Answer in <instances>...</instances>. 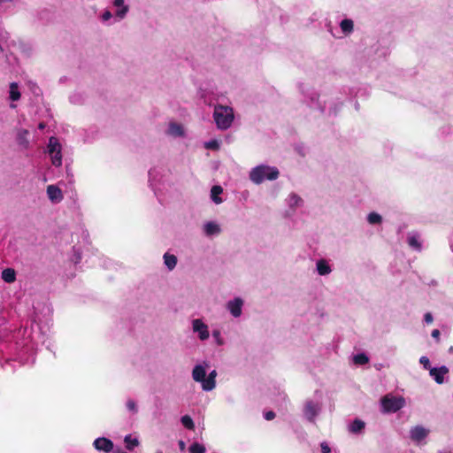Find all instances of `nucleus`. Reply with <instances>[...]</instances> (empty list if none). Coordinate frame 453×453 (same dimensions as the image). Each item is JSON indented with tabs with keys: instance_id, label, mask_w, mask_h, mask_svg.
<instances>
[{
	"instance_id": "f257e3e1",
	"label": "nucleus",
	"mask_w": 453,
	"mask_h": 453,
	"mask_svg": "<svg viewBox=\"0 0 453 453\" xmlns=\"http://www.w3.org/2000/svg\"><path fill=\"white\" fill-rule=\"evenodd\" d=\"M209 368V365L207 363H203L196 365L192 371V378L195 381L201 383L202 388L204 391H211L216 386V375L217 372L215 370H212L207 375V371Z\"/></svg>"
},
{
	"instance_id": "f03ea898",
	"label": "nucleus",
	"mask_w": 453,
	"mask_h": 453,
	"mask_svg": "<svg viewBox=\"0 0 453 453\" xmlns=\"http://www.w3.org/2000/svg\"><path fill=\"white\" fill-rule=\"evenodd\" d=\"M213 119L218 128L221 130L229 128L234 119L233 108L220 104L215 105Z\"/></svg>"
},
{
	"instance_id": "7ed1b4c3",
	"label": "nucleus",
	"mask_w": 453,
	"mask_h": 453,
	"mask_svg": "<svg viewBox=\"0 0 453 453\" xmlns=\"http://www.w3.org/2000/svg\"><path fill=\"white\" fill-rule=\"evenodd\" d=\"M279 176L277 168L269 165H257L250 172V179L255 184H260L265 180H273Z\"/></svg>"
},
{
	"instance_id": "20e7f679",
	"label": "nucleus",
	"mask_w": 453,
	"mask_h": 453,
	"mask_svg": "<svg viewBox=\"0 0 453 453\" xmlns=\"http://www.w3.org/2000/svg\"><path fill=\"white\" fill-rule=\"evenodd\" d=\"M380 404L383 412H396L405 405V400L402 396L387 395L381 398Z\"/></svg>"
},
{
	"instance_id": "39448f33",
	"label": "nucleus",
	"mask_w": 453,
	"mask_h": 453,
	"mask_svg": "<svg viewBox=\"0 0 453 453\" xmlns=\"http://www.w3.org/2000/svg\"><path fill=\"white\" fill-rule=\"evenodd\" d=\"M191 331L201 342H205L210 338V328L208 324L203 319H194L190 322Z\"/></svg>"
},
{
	"instance_id": "423d86ee",
	"label": "nucleus",
	"mask_w": 453,
	"mask_h": 453,
	"mask_svg": "<svg viewBox=\"0 0 453 453\" xmlns=\"http://www.w3.org/2000/svg\"><path fill=\"white\" fill-rule=\"evenodd\" d=\"M47 152L54 165L59 166L62 164L61 143H49Z\"/></svg>"
},
{
	"instance_id": "0eeeda50",
	"label": "nucleus",
	"mask_w": 453,
	"mask_h": 453,
	"mask_svg": "<svg viewBox=\"0 0 453 453\" xmlns=\"http://www.w3.org/2000/svg\"><path fill=\"white\" fill-rule=\"evenodd\" d=\"M226 307L234 318H239L242 313L243 300L241 297H234L226 303Z\"/></svg>"
},
{
	"instance_id": "6e6552de",
	"label": "nucleus",
	"mask_w": 453,
	"mask_h": 453,
	"mask_svg": "<svg viewBox=\"0 0 453 453\" xmlns=\"http://www.w3.org/2000/svg\"><path fill=\"white\" fill-rule=\"evenodd\" d=\"M428 434L429 430L421 426H414L410 430V437L417 444L424 443Z\"/></svg>"
},
{
	"instance_id": "1a4fd4ad",
	"label": "nucleus",
	"mask_w": 453,
	"mask_h": 453,
	"mask_svg": "<svg viewBox=\"0 0 453 453\" xmlns=\"http://www.w3.org/2000/svg\"><path fill=\"white\" fill-rule=\"evenodd\" d=\"M302 93L304 95L308 105L311 108L318 109L321 113L325 111V106H323L319 100V94L315 91L306 93L303 88H301Z\"/></svg>"
},
{
	"instance_id": "9d476101",
	"label": "nucleus",
	"mask_w": 453,
	"mask_h": 453,
	"mask_svg": "<svg viewBox=\"0 0 453 453\" xmlns=\"http://www.w3.org/2000/svg\"><path fill=\"white\" fill-rule=\"evenodd\" d=\"M93 445L97 451H102L104 453H111L113 449V442L105 437L96 438L94 441Z\"/></svg>"
},
{
	"instance_id": "9b49d317",
	"label": "nucleus",
	"mask_w": 453,
	"mask_h": 453,
	"mask_svg": "<svg viewBox=\"0 0 453 453\" xmlns=\"http://www.w3.org/2000/svg\"><path fill=\"white\" fill-rule=\"evenodd\" d=\"M46 192L52 203H59L64 198L62 190L56 185H49Z\"/></svg>"
},
{
	"instance_id": "f8f14e48",
	"label": "nucleus",
	"mask_w": 453,
	"mask_h": 453,
	"mask_svg": "<svg viewBox=\"0 0 453 453\" xmlns=\"http://www.w3.org/2000/svg\"><path fill=\"white\" fill-rule=\"evenodd\" d=\"M320 411V405L318 403L308 401L303 409L304 416L307 419L312 421Z\"/></svg>"
},
{
	"instance_id": "ddd939ff",
	"label": "nucleus",
	"mask_w": 453,
	"mask_h": 453,
	"mask_svg": "<svg viewBox=\"0 0 453 453\" xmlns=\"http://www.w3.org/2000/svg\"><path fill=\"white\" fill-rule=\"evenodd\" d=\"M203 231L206 236H216L220 234L221 227L215 221H208L203 224Z\"/></svg>"
},
{
	"instance_id": "4468645a",
	"label": "nucleus",
	"mask_w": 453,
	"mask_h": 453,
	"mask_svg": "<svg viewBox=\"0 0 453 453\" xmlns=\"http://www.w3.org/2000/svg\"><path fill=\"white\" fill-rule=\"evenodd\" d=\"M448 372L449 369L444 365L439 368H431L429 371L431 377H433L438 384H442L444 382V378Z\"/></svg>"
},
{
	"instance_id": "2eb2a0df",
	"label": "nucleus",
	"mask_w": 453,
	"mask_h": 453,
	"mask_svg": "<svg viewBox=\"0 0 453 453\" xmlns=\"http://www.w3.org/2000/svg\"><path fill=\"white\" fill-rule=\"evenodd\" d=\"M113 5L116 7L115 16L119 20L125 19L129 12V6L125 4V0H114Z\"/></svg>"
},
{
	"instance_id": "dca6fc26",
	"label": "nucleus",
	"mask_w": 453,
	"mask_h": 453,
	"mask_svg": "<svg viewBox=\"0 0 453 453\" xmlns=\"http://www.w3.org/2000/svg\"><path fill=\"white\" fill-rule=\"evenodd\" d=\"M166 134L173 138H182L185 135V131L182 125L176 122H171L166 130Z\"/></svg>"
},
{
	"instance_id": "f3484780",
	"label": "nucleus",
	"mask_w": 453,
	"mask_h": 453,
	"mask_svg": "<svg viewBox=\"0 0 453 453\" xmlns=\"http://www.w3.org/2000/svg\"><path fill=\"white\" fill-rule=\"evenodd\" d=\"M316 269L318 273L321 276L328 275L332 272L329 263L325 259L317 261Z\"/></svg>"
},
{
	"instance_id": "a211bd4d",
	"label": "nucleus",
	"mask_w": 453,
	"mask_h": 453,
	"mask_svg": "<svg viewBox=\"0 0 453 453\" xmlns=\"http://www.w3.org/2000/svg\"><path fill=\"white\" fill-rule=\"evenodd\" d=\"M223 194V188L222 187L219 185H215L211 189V201L216 204H220L223 203V198L221 197V195Z\"/></svg>"
},
{
	"instance_id": "6ab92c4d",
	"label": "nucleus",
	"mask_w": 453,
	"mask_h": 453,
	"mask_svg": "<svg viewBox=\"0 0 453 453\" xmlns=\"http://www.w3.org/2000/svg\"><path fill=\"white\" fill-rule=\"evenodd\" d=\"M1 277L4 282L13 283L16 280V272L12 268H6L3 270Z\"/></svg>"
},
{
	"instance_id": "aec40b11",
	"label": "nucleus",
	"mask_w": 453,
	"mask_h": 453,
	"mask_svg": "<svg viewBox=\"0 0 453 453\" xmlns=\"http://www.w3.org/2000/svg\"><path fill=\"white\" fill-rule=\"evenodd\" d=\"M9 46V33L0 27V51L4 52Z\"/></svg>"
},
{
	"instance_id": "412c9836",
	"label": "nucleus",
	"mask_w": 453,
	"mask_h": 453,
	"mask_svg": "<svg viewBox=\"0 0 453 453\" xmlns=\"http://www.w3.org/2000/svg\"><path fill=\"white\" fill-rule=\"evenodd\" d=\"M287 203L291 209L295 210L296 208L302 206L303 201L297 195L291 194L287 199Z\"/></svg>"
},
{
	"instance_id": "4be33fe9",
	"label": "nucleus",
	"mask_w": 453,
	"mask_h": 453,
	"mask_svg": "<svg viewBox=\"0 0 453 453\" xmlns=\"http://www.w3.org/2000/svg\"><path fill=\"white\" fill-rule=\"evenodd\" d=\"M408 243L412 249H414L416 250H421V242L419 241V236H418V234H417L415 233L409 234Z\"/></svg>"
},
{
	"instance_id": "5701e85b",
	"label": "nucleus",
	"mask_w": 453,
	"mask_h": 453,
	"mask_svg": "<svg viewBox=\"0 0 453 453\" xmlns=\"http://www.w3.org/2000/svg\"><path fill=\"white\" fill-rule=\"evenodd\" d=\"M164 263L165 266L172 271L177 265V257L176 256L169 253H165L164 255Z\"/></svg>"
},
{
	"instance_id": "b1692460",
	"label": "nucleus",
	"mask_w": 453,
	"mask_h": 453,
	"mask_svg": "<svg viewBox=\"0 0 453 453\" xmlns=\"http://www.w3.org/2000/svg\"><path fill=\"white\" fill-rule=\"evenodd\" d=\"M124 441L126 443V448L128 450H133L135 447L139 445V440L137 437H134L131 434H127L124 438Z\"/></svg>"
},
{
	"instance_id": "393cba45",
	"label": "nucleus",
	"mask_w": 453,
	"mask_h": 453,
	"mask_svg": "<svg viewBox=\"0 0 453 453\" xmlns=\"http://www.w3.org/2000/svg\"><path fill=\"white\" fill-rule=\"evenodd\" d=\"M9 94L10 99L13 102L20 98V92L19 91V86L16 82L11 83Z\"/></svg>"
},
{
	"instance_id": "a878e982",
	"label": "nucleus",
	"mask_w": 453,
	"mask_h": 453,
	"mask_svg": "<svg viewBox=\"0 0 453 453\" xmlns=\"http://www.w3.org/2000/svg\"><path fill=\"white\" fill-rule=\"evenodd\" d=\"M31 131L27 128H19L17 131L18 142H28L30 138Z\"/></svg>"
},
{
	"instance_id": "bb28decb",
	"label": "nucleus",
	"mask_w": 453,
	"mask_h": 453,
	"mask_svg": "<svg viewBox=\"0 0 453 453\" xmlns=\"http://www.w3.org/2000/svg\"><path fill=\"white\" fill-rule=\"evenodd\" d=\"M340 27L343 33L349 34L353 30V21L349 19H342L340 23Z\"/></svg>"
},
{
	"instance_id": "cd10ccee",
	"label": "nucleus",
	"mask_w": 453,
	"mask_h": 453,
	"mask_svg": "<svg viewBox=\"0 0 453 453\" xmlns=\"http://www.w3.org/2000/svg\"><path fill=\"white\" fill-rule=\"evenodd\" d=\"M211 336L216 345L222 346L225 344V340L221 334L219 329H213L211 333Z\"/></svg>"
},
{
	"instance_id": "c85d7f7f",
	"label": "nucleus",
	"mask_w": 453,
	"mask_h": 453,
	"mask_svg": "<svg viewBox=\"0 0 453 453\" xmlns=\"http://www.w3.org/2000/svg\"><path fill=\"white\" fill-rule=\"evenodd\" d=\"M365 427V423L362 420L356 419L349 426V431L352 433H358Z\"/></svg>"
},
{
	"instance_id": "c756f323",
	"label": "nucleus",
	"mask_w": 453,
	"mask_h": 453,
	"mask_svg": "<svg viewBox=\"0 0 453 453\" xmlns=\"http://www.w3.org/2000/svg\"><path fill=\"white\" fill-rule=\"evenodd\" d=\"M189 453H205V447L198 442H194L189 446Z\"/></svg>"
},
{
	"instance_id": "7c9ffc66",
	"label": "nucleus",
	"mask_w": 453,
	"mask_h": 453,
	"mask_svg": "<svg viewBox=\"0 0 453 453\" xmlns=\"http://www.w3.org/2000/svg\"><path fill=\"white\" fill-rule=\"evenodd\" d=\"M180 421L186 428L190 429V430L194 429L195 425H194L193 419L188 415H185V416L181 417Z\"/></svg>"
},
{
	"instance_id": "2f4dec72",
	"label": "nucleus",
	"mask_w": 453,
	"mask_h": 453,
	"mask_svg": "<svg viewBox=\"0 0 453 453\" xmlns=\"http://www.w3.org/2000/svg\"><path fill=\"white\" fill-rule=\"evenodd\" d=\"M368 357L365 354H357L356 356H354L353 357V361L355 364L357 365H365L368 362Z\"/></svg>"
},
{
	"instance_id": "473e14b6",
	"label": "nucleus",
	"mask_w": 453,
	"mask_h": 453,
	"mask_svg": "<svg viewBox=\"0 0 453 453\" xmlns=\"http://www.w3.org/2000/svg\"><path fill=\"white\" fill-rule=\"evenodd\" d=\"M342 106V102L334 103L333 105L330 106V108L328 110L329 115L336 116L338 111L341 110Z\"/></svg>"
},
{
	"instance_id": "72a5a7b5",
	"label": "nucleus",
	"mask_w": 453,
	"mask_h": 453,
	"mask_svg": "<svg viewBox=\"0 0 453 453\" xmlns=\"http://www.w3.org/2000/svg\"><path fill=\"white\" fill-rule=\"evenodd\" d=\"M367 220L370 224H377V223H380L381 221V217L380 214L376 213V212H371L368 217H367Z\"/></svg>"
},
{
	"instance_id": "f704fd0d",
	"label": "nucleus",
	"mask_w": 453,
	"mask_h": 453,
	"mask_svg": "<svg viewBox=\"0 0 453 453\" xmlns=\"http://www.w3.org/2000/svg\"><path fill=\"white\" fill-rule=\"evenodd\" d=\"M127 408L129 411L133 412V413H136L138 409H137V405H136V403L132 400V399H128L127 402Z\"/></svg>"
},
{
	"instance_id": "c9c22d12",
	"label": "nucleus",
	"mask_w": 453,
	"mask_h": 453,
	"mask_svg": "<svg viewBox=\"0 0 453 453\" xmlns=\"http://www.w3.org/2000/svg\"><path fill=\"white\" fill-rule=\"evenodd\" d=\"M419 363L424 366L425 369H431L430 368V361L429 358L426 356H423L419 358Z\"/></svg>"
},
{
	"instance_id": "e433bc0d",
	"label": "nucleus",
	"mask_w": 453,
	"mask_h": 453,
	"mask_svg": "<svg viewBox=\"0 0 453 453\" xmlns=\"http://www.w3.org/2000/svg\"><path fill=\"white\" fill-rule=\"evenodd\" d=\"M112 17V14L110 11L106 10L105 12H104V13L102 14V20L103 21H107L109 20L110 19H111Z\"/></svg>"
},
{
	"instance_id": "4c0bfd02",
	"label": "nucleus",
	"mask_w": 453,
	"mask_h": 453,
	"mask_svg": "<svg viewBox=\"0 0 453 453\" xmlns=\"http://www.w3.org/2000/svg\"><path fill=\"white\" fill-rule=\"evenodd\" d=\"M90 133H91V134H88L87 136L88 139H96L97 138L96 134L98 133V129L96 127H92L90 129Z\"/></svg>"
},
{
	"instance_id": "58836bf2",
	"label": "nucleus",
	"mask_w": 453,
	"mask_h": 453,
	"mask_svg": "<svg viewBox=\"0 0 453 453\" xmlns=\"http://www.w3.org/2000/svg\"><path fill=\"white\" fill-rule=\"evenodd\" d=\"M320 446H321L322 453H330L331 452L330 447L327 445L326 442H322Z\"/></svg>"
},
{
	"instance_id": "ea45409f",
	"label": "nucleus",
	"mask_w": 453,
	"mask_h": 453,
	"mask_svg": "<svg viewBox=\"0 0 453 453\" xmlns=\"http://www.w3.org/2000/svg\"><path fill=\"white\" fill-rule=\"evenodd\" d=\"M70 101L73 104H78L80 103V95L78 94H73L70 96Z\"/></svg>"
},
{
	"instance_id": "a19ab883",
	"label": "nucleus",
	"mask_w": 453,
	"mask_h": 453,
	"mask_svg": "<svg viewBox=\"0 0 453 453\" xmlns=\"http://www.w3.org/2000/svg\"><path fill=\"white\" fill-rule=\"evenodd\" d=\"M219 143H205V149L207 150H217Z\"/></svg>"
},
{
	"instance_id": "79ce46f5",
	"label": "nucleus",
	"mask_w": 453,
	"mask_h": 453,
	"mask_svg": "<svg viewBox=\"0 0 453 453\" xmlns=\"http://www.w3.org/2000/svg\"><path fill=\"white\" fill-rule=\"evenodd\" d=\"M274 417H275V414L273 411H267L265 413V418L266 420H272L274 418Z\"/></svg>"
},
{
	"instance_id": "37998d69",
	"label": "nucleus",
	"mask_w": 453,
	"mask_h": 453,
	"mask_svg": "<svg viewBox=\"0 0 453 453\" xmlns=\"http://www.w3.org/2000/svg\"><path fill=\"white\" fill-rule=\"evenodd\" d=\"M424 319L426 323L430 324L433 322V316L431 313L427 312L425 314Z\"/></svg>"
},
{
	"instance_id": "c03bdc74",
	"label": "nucleus",
	"mask_w": 453,
	"mask_h": 453,
	"mask_svg": "<svg viewBox=\"0 0 453 453\" xmlns=\"http://www.w3.org/2000/svg\"><path fill=\"white\" fill-rule=\"evenodd\" d=\"M432 336L436 339V340H439V337H440V331L438 329H434L433 330L432 332Z\"/></svg>"
},
{
	"instance_id": "a18cd8bd",
	"label": "nucleus",
	"mask_w": 453,
	"mask_h": 453,
	"mask_svg": "<svg viewBox=\"0 0 453 453\" xmlns=\"http://www.w3.org/2000/svg\"><path fill=\"white\" fill-rule=\"evenodd\" d=\"M45 124L43 122H41L39 125H38V129L39 130H43L45 128Z\"/></svg>"
},
{
	"instance_id": "49530a36",
	"label": "nucleus",
	"mask_w": 453,
	"mask_h": 453,
	"mask_svg": "<svg viewBox=\"0 0 453 453\" xmlns=\"http://www.w3.org/2000/svg\"><path fill=\"white\" fill-rule=\"evenodd\" d=\"M48 142H58V139H57L55 136H50V137L49 138V141H48Z\"/></svg>"
},
{
	"instance_id": "de8ad7c7",
	"label": "nucleus",
	"mask_w": 453,
	"mask_h": 453,
	"mask_svg": "<svg viewBox=\"0 0 453 453\" xmlns=\"http://www.w3.org/2000/svg\"><path fill=\"white\" fill-rule=\"evenodd\" d=\"M14 0H0V4L12 3Z\"/></svg>"
},
{
	"instance_id": "09e8293b",
	"label": "nucleus",
	"mask_w": 453,
	"mask_h": 453,
	"mask_svg": "<svg viewBox=\"0 0 453 453\" xmlns=\"http://www.w3.org/2000/svg\"><path fill=\"white\" fill-rule=\"evenodd\" d=\"M180 449H184V447H185L184 441H180Z\"/></svg>"
},
{
	"instance_id": "8fccbe9b",
	"label": "nucleus",
	"mask_w": 453,
	"mask_h": 453,
	"mask_svg": "<svg viewBox=\"0 0 453 453\" xmlns=\"http://www.w3.org/2000/svg\"><path fill=\"white\" fill-rule=\"evenodd\" d=\"M355 108H356V110L359 109V104L357 102L355 104Z\"/></svg>"
},
{
	"instance_id": "3c124183",
	"label": "nucleus",
	"mask_w": 453,
	"mask_h": 453,
	"mask_svg": "<svg viewBox=\"0 0 453 453\" xmlns=\"http://www.w3.org/2000/svg\"><path fill=\"white\" fill-rule=\"evenodd\" d=\"M209 142H218V141L215 139H211Z\"/></svg>"
},
{
	"instance_id": "603ef678",
	"label": "nucleus",
	"mask_w": 453,
	"mask_h": 453,
	"mask_svg": "<svg viewBox=\"0 0 453 453\" xmlns=\"http://www.w3.org/2000/svg\"><path fill=\"white\" fill-rule=\"evenodd\" d=\"M449 352L453 353V347L449 348Z\"/></svg>"
},
{
	"instance_id": "864d4df0",
	"label": "nucleus",
	"mask_w": 453,
	"mask_h": 453,
	"mask_svg": "<svg viewBox=\"0 0 453 453\" xmlns=\"http://www.w3.org/2000/svg\"><path fill=\"white\" fill-rule=\"evenodd\" d=\"M117 453H127V452L122 451V450H118Z\"/></svg>"
},
{
	"instance_id": "5fc2aeb1",
	"label": "nucleus",
	"mask_w": 453,
	"mask_h": 453,
	"mask_svg": "<svg viewBox=\"0 0 453 453\" xmlns=\"http://www.w3.org/2000/svg\"><path fill=\"white\" fill-rule=\"evenodd\" d=\"M440 453H452L450 451L440 452Z\"/></svg>"
}]
</instances>
